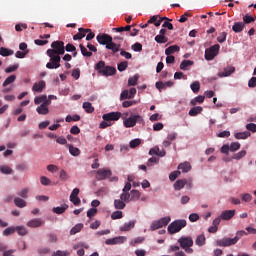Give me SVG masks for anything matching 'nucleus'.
Listing matches in <instances>:
<instances>
[{
	"instance_id": "nucleus-43",
	"label": "nucleus",
	"mask_w": 256,
	"mask_h": 256,
	"mask_svg": "<svg viewBox=\"0 0 256 256\" xmlns=\"http://www.w3.org/2000/svg\"><path fill=\"white\" fill-rule=\"evenodd\" d=\"M79 47H80L83 57H92L93 56V52L87 51V48L85 46H83V44H80Z\"/></svg>"
},
{
	"instance_id": "nucleus-11",
	"label": "nucleus",
	"mask_w": 256,
	"mask_h": 256,
	"mask_svg": "<svg viewBox=\"0 0 256 256\" xmlns=\"http://www.w3.org/2000/svg\"><path fill=\"white\" fill-rule=\"evenodd\" d=\"M178 243L182 249H187L193 245V238L191 236H184L178 240Z\"/></svg>"
},
{
	"instance_id": "nucleus-46",
	"label": "nucleus",
	"mask_w": 256,
	"mask_h": 256,
	"mask_svg": "<svg viewBox=\"0 0 256 256\" xmlns=\"http://www.w3.org/2000/svg\"><path fill=\"white\" fill-rule=\"evenodd\" d=\"M190 88L192 89L193 93H199V89H201V84L199 81H195L190 85Z\"/></svg>"
},
{
	"instance_id": "nucleus-45",
	"label": "nucleus",
	"mask_w": 256,
	"mask_h": 256,
	"mask_svg": "<svg viewBox=\"0 0 256 256\" xmlns=\"http://www.w3.org/2000/svg\"><path fill=\"white\" fill-rule=\"evenodd\" d=\"M47 95H41L34 98L35 105H43L45 103Z\"/></svg>"
},
{
	"instance_id": "nucleus-58",
	"label": "nucleus",
	"mask_w": 256,
	"mask_h": 256,
	"mask_svg": "<svg viewBox=\"0 0 256 256\" xmlns=\"http://www.w3.org/2000/svg\"><path fill=\"white\" fill-rule=\"evenodd\" d=\"M141 145V139L137 138L130 142L131 149H135V147H139Z\"/></svg>"
},
{
	"instance_id": "nucleus-38",
	"label": "nucleus",
	"mask_w": 256,
	"mask_h": 256,
	"mask_svg": "<svg viewBox=\"0 0 256 256\" xmlns=\"http://www.w3.org/2000/svg\"><path fill=\"white\" fill-rule=\"evenodd\" d=\"M137 81H139V74H135L134 77L128 79L129 87H135V85H137Z\"/></svg>"
},
{
	"instance_id": "nucleus-15",
	"label": "nucleus",
	"mask_w": 256,
	"mask_h": 256,
	"mask_svg": "<svg viewBox=\"0 0 256 256\" xmlns=\"http://www.w3.org/2000/svg\"><path fill=\"white\" fill-rule=\"evenodd\" d=\"M45 81L41 80L39 82L34 83L33 87H32V91H34V93H41L43 91V89L45 88Z\"/></svg>"
},
{
	"instance_id": "nucleus-47",
	"label": "nucleus",
	"mask_w": 256,
	"mask_h": 256,
	"mask_svg": "<svg viewBox=\"0 0 256 256\" xmlns=\"http://www.w3.org/2000/svg\"><path fill=\"white\" fill-rule=\"evenodd\" d=\"M241 149V144L239 142H232L230 144V151L234 153V151H239Z\"/></svg>"
},
{
	"instance_id": "nucleus-39",
	"label": "nucleus",
	"mask_w": 256,
	"mask_h": 256,
	"mask_svg": "<svg viewBox=\"0 0 256 256\" xmlns=\"http://www.w3.org/2000/svg\"><path fill=\"white\" fill-rule=\"evenodd\" d=\"M78 31H79V33H77L76 35L73 36L74 41H79V40L83 39V37H85V33L83 32V31H85V28H79Z\"/></svg>"
},
{
	"instance_id": "nucleus-54",
	"label": "nucleus",
	"mask_w": 256,
	"mask_h": 256,
	"mask_svg": "<svg viewBox=\"0 0 256 256\" xmlns=\"http://www.w3.org/2000/svg\"><path fill=\"white\" fill-rule=\"evenodd\" d=\"M113 31H116V33H123V31H131V25H127L125 27L113 28Z\"/></svg>"
},
{
	"instance_id": "nucleus-31",
	"label": "nucleus",
	"mask_w": 256,
	"mask_h": 256,
	"mask_svg": "<svg viewBox=\"0 0 256 256\" xmlns=\"http://www.w3.org/2000/svg\"><path fill=\"white\" fill-rule=\"evenodd\" d=\"M69 153L73 157H79V155H81V150H79L77 147H74L73 145H69Z\"/></svg>"
},
{
	"instance_id": "nucleus-48",
	"label": "nucleus",
	"mask_w": 256,
	"mask_h": 256,
	"mask_svg": "<svg viewBox=\"0 0 256 256\" xmlns=\"http://www.w3.org/2000/svg\"><path fill=\"white\" fill-rule=\"evenodd\" d=\"M111 219H113V221H115L117 219H123V212L122 211H114L111 215Z\"/></svg>"
},
{
	"instance_id": "nucleus-37",
	"label": "nucleus",
	"mask_w": 256,
	"mask_h": 256,
	"mask_svg": "<svg viewBox=\"0 0 256 256\" xmlns=\"http://www.w3.org/2000/svg\"><path fill=\"white\" fill-rule=\"evenodd\" d=\"M83 109L86 111V113H93L95 111V108L90 102H84Z\"/></svg>"
},
{
	"instance_id": "nucleus-52",
	"label": "nucleus",
	"mask_w": 256,
	"mask_h": 256,
	"mask_svg": "<svg viewBox=\"0 0 256 256\" xmlns=\"http://www.w3.org/2000/svg\"><path fill=\"white\" fill-rule=\"evenodd\" d=\"M19 197H22V199H27L29 196V189L23 188L20 192H18Z\"/></svg>"
},
{
	"instance_id": "nucleus-22",
	"label": "nucleus",
	"mask_w": 256,
	"mask_h": 256,
	"mask_svg": "<svg viewBox=\"0 0 256 256\" xmlns=\"http://www.w3.org/2000/svg\"><path fill=\"white\" fill-rule=\"evenodd\" d=\"M178 169L182 171V173H189L191 170V164L189 162H184L178 165Z\"/></svg>"
},
{
	"instance_id": "nucleus-4",
	"label": "nucleus",
	"mask_w": 256,
	"mask_h": 256,
	"mask_svg": "<svg viewBox=\"0 0 256 256\" xmlns=\"http://www.w3.org/2000/svg\"><path fill=\"white\" fill-rule=\"evenodd\" d=\"M187 227V221L180 219V220H175L168 226V233L170 235H175V233H179L181 229Z\"/></svg>"
},
{
	"instance_id": "nucleus-26",
	"label": "nucleus",
	"mask_w": 256,
	"mask_h": 256,
	"mask_svg": "<svg viewBox=\"0 0 256 256\" xmlns=\"http://www.w3.org/2000/svg\"><path fill=\"white\" fill-rule=\"evenodd\" d=\"M69 209V205L63 204L61 207H54L53 208V213H56V215H62L64 211H67Z\"/></svg>"
},
{
	"instance_id": "nucleus-8",
	"label": "nucleus",
	"mask_w": 256,
	"mask_h": 256,
	"mask_svg": "<svg viewBox=\"0 0 256 256\" xmlns=\"http://www.w3.org/2000/svg\"><path fill=\"white\" fill-rule=\"evenodd\" d=\"M217 247H231V245H237L235 238H222L216 241Z\"/></svg>"
},
{
	"instance_id": "nucleus-57",
	"label": "nucleus",
	"mask_w": 256,
	"mask_h": 256,
	"mask_svg": "<svg viewBox=\"0 0 256 256\" xmlns=\"http://www.w3.org/2000/svg\"><path fill=\"white\" fill-rule=\"evenodd\" d=\"M19 69V64H14L5 69V73H13Z\"/></svg>"
},
{
	"instance_id": "nucleus-36",
	"label": "nucleus",
	"mask_w": 256,
	"mask_h": 256,
	"mask_svg": "<svg viewBox=\"0 0 256 256\" xmlns=\"http://www.w3.org/2000/svg\"><path fill=\"white\" fill-rule=\"evenodd\" d=\"M83 229V224L79 223L76 224L71 230L70 235H77V233H80V231Z\"/></svg>"
},
{
	"instance_id": "nucleus-21",
	"label": "nucleus",
	"mask_w": 256,
	"mask_h": 256,
	"mask_svg": "<svg viewBox=\"0 0 256 256\" xmlns=\"http://www.w3.org/2000/svg\"><path fill=\"white\" fill-rule=\"evenodd\" d=\"M243 29H245V23L243 22H235L232 26V31H234V33H241Z\"/></svg>"
},
{
	"instance_id": "nucleus-32",
	"label": "nucleus",
	"mask_w": 256,
	"mask_h": 256,
	"mask_svg": "<svg viewBox=\"0 0 256 256\" xmlns=\"http://www.w3.org/2000/svg\"><path fill=\"white\" fill-rule=\"evenodd\" d=\"M235 139H247L248 137H251V132L245 131V132H238L234 135Z\"/></svg>"
},
{
	"instance_id": "nucleus-55",
	"label": "nucleus",
	"mask_w": 256,
	"mask_h": 256,
	"mask_svg": "<svg viewBox=\"0 0 256 256\" xmlns=\"http://www.w3.org/2000/svg\"><path fill=\"white\" fill-rule=\"evenodd\" d=\"M129 66V63L127 61H123L118 64V71L123 72L127 67Z\"/></svg>"
},
{
	"instance_id": "nucleus-16",
	"label": "nucleus",
	"mask_w": 256,
	"mask_h": 256,
	"mask_svg": "<svg viewBox=\"0 0 256 256\" xmlns=\"http://www.w3.org/2000/svg\"><path fill=\"white\" fill-rule=\"evenodd\" d=\"M235 73V67L230 66L227 68H224L223 72L218 73V77H229L230 75H233Z\"/></svg>"
},
{
	"instance_id": "nucleus-18",
	"label": "nucleus",
	"mask_w": 256,
	"mask_h": 256,
	"mask_svg": "<svg viewBox=\"0 0 256 256\" xmlns=\"http://www.w3.org/2000/svg\"><path fill=\"white\" fill-rule=\"evenodd\" d=\"M41 225H43V221L39 218L32 219L27 222V227L36 228V227H41Z\"/></svg>"
},
{
	"instance_id": "nucleus-3",
	"label": "nucleus",
	"mask_w": 256,
	"mask_h": 256,
	"mask_svg": "<svg viewBox=\"0 0 256 256\" xmlns=\"http://www.w3.org/2000/svg\"><path fill=\"white\" fill-rule=\"evenodd\" d=\"M123 125L126 127V129H130L131 127H135L137 123L139 125H143L145 123V120L143 119V116L139 114H132L129 118L123 117Z\"/></svg>"
},
{
	"instance_id": "nucleus-23",
	"label": "nucleus",
	"mask_w": 256,
	"mask_h": 256,
	"mask_svg": "<svg viewBox=\"0 0 256 256\" xmlns=\"http://www.w3.org/2000/svg\"><path fill=\"white\" fill-rule=\"evenodd\" d=\"M202 111H203V107L196 106L190 109L188 115H190V117H197V115H199V113H201Z\"/></svg>"
},
{
	"instance_id": "nucleus-50",
	"label": "nucleus",
	"mask_w": 256,
	"mask_h": 256,
	"mask_svg": "<svg viewBox=\"0 0 256 256\" xmlns=\"http://www.w3.org/2000/svg\"><path fill=\"white\" fill-rule=\"evenodd\" d=\"M218 43H225L227 41V32H221L217 37Z\"/></svg>"
},
{
	"instance_id": "nucleus-64",
	"label": "nucleus",
	"mask_w": 256,
	"mask_h": 256,
	"mask_svg": "<svg viewBox=\"0 0 256 256\" xmlns=\"http://www.w3.org/2000/svg\"><path fill=\"white\" fill-rule=\"evenodd\" d=\"M248 87H250V88H255V87H256V77H252V78L248 81Z\"/></svg>"
},
{
	"instance_id": "nucleus-14",
	"label": "nucleus",
	"mask_w": 256,
	"mask_h": 256,
	"mask_svg": "<svg viewBox=\"0 0 256 256\" xmlns=\"http://www.w3.org/2000/svg\"><path fill=\"white\" fill-rule=\"evenodd\" d=\"M235 217V210H225L221 213L220 219L223 221H229Z\"/></svg>"
},
{
	"instance_id": "nucleus-34",
	"label": "nucleus",
	"mask_w": 256,
	"mask_h": 256,
	"mask_svg": "<svg viewBox=\"0 0 256 256\" xmlns=\"http://www.w3.org/2000/svg\"><path fill=\"white\" fill-rule=\"evenodd\" d=\"M205 235L200 234L197 236L196 240H195V244L198 245V247H203V245H205Z\"/></svg>"
},
{
	"instance_id": "nucleus-20",
	"label": "nucleus",
	"mask_w": 256,
	"mask_h": 256,
	"mask_svg": "<svg viewBox=\"0 0 256 256\" xmlns=\"http://www.w3.org/2000/svg\"><path fill=\"white\" fill-rule=\"evenodd\" d=\"M129 195H130L129 202L139 201V199L141 198V192H139V190H131Z\"/></svg>"
},
{
	"instance_id": "nucleus-10",
	"label": "nucleus",
	"mask_w": 256,
	"mask_h": 256,
	"mask_svg": "<svg viewBox=\"0 0 256 256\" xmlns=\"http://www.w3.org/2000/svg\"><path fill=\"white\" fill-rule=\"evenodd\" d=\"M131 191V182H127L122 190V194L120 195V199L122 201H125V203H129V198L131 195H129V192Z\"/></svg>"
},
{
	"instance_id": "nucleus-6",
	"label": "nucleus",
	"mask_w": 256,
	"mask_h": 256,
	"mask_svg": "<svg viewBox=\"0 0 256 256\" xmlns=\"http://www.w3.org/2000/svg\"><path fill=\"white\" fill-rule=\"evenodd\" d=\"M219 49H221V46L219 44H215L211 46L210 48L205 50V60L206 61H213L217 55H219Z\"/></svg>"
},
{
	"instance_id": "nucleus-42",
	"label": "nucleus",
	"mask_w": 256,
	"mask_h": 256,
	"mask_svg": "<svg viewBox=\"0 0 256 256\" xmlns=\"http://www.w3.org/2000/svg\"><path fill=\"white\" fill-rule=\"evenodd\" d=\"M245 155H247V151L241 150L240 152L235 153L232 156V159H235L236 161H240V159H243V157H245Z\"/></svg>"
},
{
	"instance_id": "nucleus-60",
	"label": "nucleus",
	"mask_w": 256,
	"mask_h": 256,
	"mask_svg": "<svg viewBox=\"0 0 256 256\" xmlns=\"http://www.w3.org/2000/svg\"><path fill=\"white\" fill-rule=\"evenodd\" d=\"M95 215H97V209L96 208H90L87 211V217H89V219L95 217Z\"/></svg>"
},
{
	"instance_id": "nucleus-49",
	"label": "nucleus",
	"mask_w": 256,
	"mask_h": 256,
	"mask_svg": "<svg viewBox=\"0 0 256 256\" xmlns=\"http://www.w3.org/2000/svg\"><path fill=\"white\" fill-rule=\"evenodd\" d=\"M15 231H17L18 235H27V229L24 226L15 227Z\"/></svg>"
},
{
	"instance_id": "nucleus-40",
	"label": "nucleus",
	"mask_w": 256,
	"mask_h": 256,
	"mask_svg": "<svg viewBox=\"0 0 256 256\" xmlns=\"http://www.w3.org/2000/svg\"><path fill=\"white\" fill-rule=\"evenodd\" d=\"M0 171L3 173V175H11L13 173V169L7 165L0 166Z\"/></svg>"
},
{
	"instance_id": "nucleus-41",
	"label": "nucleus",
	"mask_w": 256,
	"mask_h": 256,
	"mask_svg": "<svg viewBox=\"0 0 256 256\" xmlns=\"http://www.w3.org/2000/svg\"><path fill=\"white\" fill-rule=\"evenodd\" d=\"M155 41H156V43L163 44V43H167V41H169V38H167V36L158 34L155 36Z\"/></svg>"
},
{
	"instance_id": "nucleus-63",
	"label": "nucleus",
	"mask_w": 256,
	"mask_h": 256,
	"mask_svg": "<svg viewBox=\"0 0 256 256\" xmlns=\"http://www.w3.org/2000/svg\"><path fill=\"white\" fill-rule=\"evenodd\" d=\"M52 256H69V252L57 250L52 254Z\"/></svg>"
},
{
	"instance_id": "nucleus-19",
	"label": "nucleus",
	"mask_w": 256,
	"mask_h": 256,
	"mask_svg": "<svg viewBox=\"0 0 256 256\" xmlns=\"http://www.w3.org/2000/svg\"><path fill=\"white\" fill-rule=\"evenodd\" d=\"M187 185V179H180L174 183L175 191H181Z\"/></svg>"
},
{
	"instance_id": "nucleus-61",
	"label": "nucleus",
	"mask_w": 256,
	"mask_h": 256,
	"mask_svg": "<svg viewBox=\"0 0 256 256\" xmlns=\"http://www.w3.org/2000/svg\"><path fill=\"white\" fill-rule=\"evenodd\" d=\"M40 182H41V185H44V186L51 185V180L46 176H41Z\"/></svg>"
},
{
	"instance_id": "nucleus-53",
	"label": "nucleus",
	"mask_w": 256,
	"mask_h": 256,
	"mask_svg": "<svg viewBox=\"0 0 256 256\" xmlns=\"http://www.w3.org/2000/svg\"><path fill=\"white\" fill-rule=\"evenodd\" d=\"M15 233V227H8L3 231L4 237H9V235H13Z\"/></svg>"
},
{
	"instance_id": "nucleus-17",
	"label": "nucleus",
	"mask_w": 256,
	"mask_h": 256,
	"mask_svg": "<svg viewBox=\"0 0 256 256\" xmlns=\"http://www.w3.org/2000/svg\"><path fill=\"white\" fill-rule=\"evenodd\" d=\"M106 49H109L112 51L113 55H115V53H118L119 49H121V44H115V42L112 40L107 44Z\"/></svg>"
},
{
	"instance_id": "nucleus-44",
	"label": "nucleus",
	"mask_w": 256,
	"mask_h": 256,
	"mask_svg": "<svg viewBox=\"0 0 256 256\" xmlns=\"http://www.w3.org/2000/svg\"><path fill=\"white\" fill-rule=\"evenodd\" d=\"M65 121H66V123H71V121H75V122L81 121V116H79L77 114H75L73 116L68 115V116H66Z\"/></svg>"
},
{
	"instance_id": "nucleus-2",
	"label": "nucleus",
	"mask_w": 256,
	"mask_h": 256,
	"mask_svg": "<svg viewBox=\"0 0 256 256\" xmlns=\"http://www.w3.org/2000/svg\"><path fill=\"white\" fill-rule=\"evenodd\" d=\"M95 71L103 77H111L117 73V69L113 66H106L105 61L101 60L94 66Z\"/></svg>"
},
{
	"instance_id": "nucleus-29",
	"label": "nucleus",
	"mask_w": 256,
	"mask_h": 256,
	"mask_svg": "<svg viewBox=\"0 0 256 256\" xmlns=\"http://www.w3.org/2000/svg\"><path fill=\"white\" fill-rule=\"evenodd\" d=\"M180 51V48L179 46L177 45H172L170 47H168L166 50H165V55H173V53H177Z\"/></svg>"
},
{
	"instance_id": "nucleus-12",
	"label": "nucleus",
	"mask_w": 256,
	"mask_h": 256,
	"mask_svg": "<svg viewBox=\"0 0 256 256\" xmlns=\"http://www.w3.org/2000/svg\"><path fill=\"white\" fill-rule=\"evenodd\" d=\"M125 241H127V237L118 236V237L107 239L105 241V244L106 245H121L122 243H125Z\"/></svg>"
},
{
	"instance_id": "nucleus-27",
	"label": "nucleus",
	"mask_w": 256,
	"mask_h": 256,
	"mask_svg": "<svg viewBox=\"0 0 256 256\" xmlns=\"http://www.w3.org/2000/svg\"><path fill=\"white\" fill-rule=\"evenodd\" d=\"M135 227V221L126 222L120 227V231H131Z\"/></svg>"
},
{
	"instance_id": "nucleus-28",
	"label": "nucleus",
	"mask_w": 256,
	"mask_h": 256,
	"mask_svg": "<svg viewBox=\"0 0 256 256\" xmlns=\"http://www.w3.org/2000/svg\"><path fill=\"white\" fill-rule=\"evenodd\" d=\"M194 65V62L191 60H183L180 64L181 71H187L188 67H191Z\"/></svg>"
},
{
	"instance_id": "nucleus-56",
	"label": "nucleus",
	"mask_w": 256,
	"mask_h": 256,
	"mask_svg": "<svg viewBox=\"0 0 256 256\" xmlns=\"http://www.w3.org/2000/svg\"><path fill=\"white\" fill-rule=\"evenodd\" d=\"M179 175H181V171H179V170L171 172V174L169 175L170 181H175V179H177V177H179Z\"/></svg>"
},
{
	"instance_id": "nucleus-25",
	"label": "nucleus",
	"mask_w": 256,
	"mask_h": 256,
	"mask_svg": "<svg viewBox=\"0 0 256 256\" xmlns=\"http://www.w3.org/2000/svg\"><path fill=\"white\" fill-rule=\"evenodd\" d=\"M14 204L16 207H19L20 209H23V207H27V202L20 197L14 198Z\"/></svg>"
},
{
	"instance_id": "nucleus-30",
	"label": "nucleus",
	"mask_w": 256,
	"mask_h": 256,
	"mask_svg": "<svg viewBox=\"0 0 256 256\" xmlns=\"http://www.w3.org/2000/svg\"><path fill=\"white\" fill-rule=\"evenodd\" d=\"M13 53H15V52L12 49H8L5 47L0 48V55L2 57H10V55H13Z\"/></svg>"
},
{
	"instance_id": "nucleus-9",
	"label": "nucleus",
	"mask_w": 256,
	"mask_h": 256,
	"mask_svg": "<svg viewBox=\"0 0 256 256\" xmlns=\"http://www.w3.org/2000/svg\"><path fill=\"white\" fill-rule=\"evenodd\" d=\"M96 39L100 45H106V47L113 41V37L109 34H98Z\"/></svg>"
},
{
	"instance_id": "nucleus-62",
	"label": "nucleus",
	"mask_w": 256,
	"mask_h": 256,
	"mask_svg": "<svg viewBox=\"0 0 256 256\" xmlns=\"http://www.w3.org/2000/svg\"><path fill=\"white\" fill-rule=\"evenodd\" d=\"M246 129L248 131H251L252 133H256V124L255 123H249L246 125Z\"/></svg>"
},
{
	"instance_id": "nucleus-13",
	"label": "nucleus",
	"mask_w": 256,
	"mask_h": 256,
	"mask_svg": "<svg viewBox=\"0 0 256 256\" xmlns=\"http://www.w3.org/2000/svg\"><path fill=\"white\" fill-rule=\"evenodd\" d=\"M103 121H119L121 112H110L102 116Z\"/></svg>"
},
{
	"instance_id": "nucleus-35",
	"label": "nucleus",
	"mask_w": 256,
	"mask_h": 256,
	"mask_svg": "<svg viewBox=\"0 0 256 256\" xmlns=\"http://www.w3.org/2000/svg\"><path fill=\"white\" fill-rule=\"evenodd\" d=\"M17 79V76L10 75L5 79V81L2 84V87H7V85H11V83H15V80Z\"/></svg>"
},
{
	"instance_id": "nucleus-5",
	"label": "nucleus",
	"mask_w": 256,
	"mask_h": 256,
	"mask_svg": "<svg viewBox=\"0 0 256 256\" xmlns=\"http://www.w3.org/2000/svg\"><path fill=\"white\" fill-rule=\"evenodd\" d=\"M169 223H171V217L169 216L160 218L159 220H155L152 222L150 226V231H157V229L167 227Z\"/></svg>"
},
{
	"instance_id": "nucleus-59",
	"label": "nucleus",
	"mask_w": 256,
	"mask_h": 256,
	"mask_svg": "<svg viewBox=\"0 0 256 256\" xmlns=\"http://www.w3.org/2000/svg\"><path fill=\"white\" fill-rule=\"evenodd\" d=\"M243 21H244V23L249 24V23H253L255 21V18L249 14H246L243 17Z\"/></svg>"
},
{
	"instance_id": "nucleus-1",
	"label": "nucleus",
	"mask_w": 256,
	"mask_h": 256,
	"mask_svg": "<svg viewBox=\"0 0 256 256\" xmlns=\"http://www.w3.org/2000/svg\"><path fill=\"white\" fill-rule=\"evenodd\" d=\"M46 54L50 57L46 68L59 69L61 67V55H65V42L59 40L52 42L51 49H48Z\"/></svg>"
},
{
	"instance_id": "nucleus-24",
	"label": "nucleus",
	"mask_w": 256,
	"mask_h": 256,
	"mask_svg": "<svg viewBox=\"0 0 256 256\" xmlns=\"http://www.w3.org/2000/svg\"><path fill=\"white\" fill-rule=\"evenodd\" d=\"M38 115H49V107L41 104L36 108Z\"/></svg>"
},
{
	"instance_id": "nucleus-51",
	"label": "nucleus",
	"mask_w": 256,
	"mask_h": 256,
	"mask_svg": "<svg viewBox=\"0 0 256 256\" xmlns=\"http://www.w3.org/2000/svg\"><path fill=\"white\" fill-rule=\"evenodd\" d=\"M244 235H247V232L245 230H240L236 232V236L234 237V241L237 243L241 237H244Z\"/></svg>"
},
{
	"instance_id": "nucleus-33",
	"label": "nucleus",
	"mask_w": 256,
	"mask_h": 256,
	"mask_svg": "<svg viewBox=\"0 0 256 256\" xmlns=\"http://www.w3.org/2000/svg\"><path fill=\"white\" fill-rule=\"evenodd\" d=\"M114 207L115 209H125V200L121 198L114 200Z\"/></svg>"
},
{
	"instance_id": "nucleus-7",
	"label": "nucleus",
	"mask_w": 256,
	"mask_h": 256,
	"mask_svg": "<svg viewBox=\"0 0 256 256\" xmlns=\"http://www.w3.org/2000/svg\"><path fill=\"white\" fill-rule=\"evenodd\" d=\"M111 175H113L111 169L102 168L96 172V179L97 181H105V179H109Z\"/></svg>"
}]
</instances>
